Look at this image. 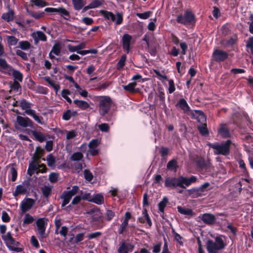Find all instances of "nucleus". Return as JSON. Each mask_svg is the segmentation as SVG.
Returning a JSON list of instances; mask_svg holds the SVG:
<instances>
[{
    "label": "nucleus",
    "mask_w": 253,
    "mask_h": 253,
    "mask_svg": "<svg viewBox=\"0 0 253 253\" xmlns=\"http://www.w3.org/2000/svg\"><path fill=\"white\" fill-rule=\"evenodd\" d=\"M197 178L195 176L190 177L182 175L178 177H167L165 180V186L171 189H177L179 194L184 193V189L195 183Z\"/></svg>",
    "instance_id": "1"
},
{
    "label": "nucleus",
    "mask_w": 253,
    "mask_h": 253,
    "mask_svg": "<svg viewBox=\"0 0 253 253\" xmlns=\"http://www.w3.org/2000/svg\"><path fill=\"white\" fill-rule=\"evenodd\" d=\"M96 101L98 102V112L101 116H104L110 111L113 101L109 96H97Z\"/></svg>",
    "instance_id": "2"
},
{
    "label": "nucleus",
    "mask_w": 253,
    "mask_h": 253,
    "mask_svg": "<svg viewBox=\"0 0 253 253\" xmlns=\"http://www.w3.org/2000/svg\"><path fill=\"white\" fill-rule=\"evenodd\" d=\"M225 246L223 239L218 236L215 238L214 241L209 239L206 243V249L208 253H219L220 251L224 249Z\"/></svg>",
    "instance_id": "3"
},
{
    "label": "nucleus",
    "mask_w": 253,
    "mask_h": 253,
    "mask_svg": "<svg viewBox=\"0 0 253 253\" xmlns=\"http://www.w3.org/2000/svg\"><path fill=\"white\" fill-rule=\"evenodd\" d=\"M2 239L4 241L7 248L12 251L20 253L23 251V248L20 242L16 241L12 237L10 232L1 236Z\"/></svg>",
    "instance_id": "4"
},
{
    "label": "nucleus",
    "mask_w": 253,
    "mask_h": 253,
    "mask_svg": "<svg viewBox=\"0 0 253 253\" xmlns=\"http://www.w3.org/2000/svg\"><path fill=\"white\" fill-rule=\"evenodd\" d=\"M231 144V140L228 139L220 144L218 143H209V146L214 150V153L215 154L227 156L230 154V149Z\"/></svg>",
    "instance_id": "5"
},
{
    "label": "nucleus",
    "mask_w": 253,
    "mask_h": 253,
    "mask_svg": "<svg viewBox=\"0 0 253 253\" xmlns=\"http://www.w3.org/2000/svg\"><path fill=\"white\" fill-rule=\"evenodd\" d=\"M176 22L183 25H194L196 22V18L195 14L190 10H186L184 14L177 15Z\"/></svg>",
    "instance_id": "6"
},
{
    "label": "nucleus",
    "mask_w": 253,
    "mask_h": 253,
    "mask_svg": "<svg viewBox=\"0 0 253 253\" xmlns=\"http://www.w3.org/2000/svg\"><path fill=\"white\" fill-rule=\"evenodd\" d=\"M16 122L17 124L23 127H30L33 129L38 128L40 130L42 129V127L38 126L28 117H23L20 116H17L16 117Z\"/></svg>",
    "instance_id": "7"
},
{
    "label": "nucleus",
    "mask_w": 253,
    "mask_h": 253,
    "mask_svg": "<svg viewBox=\"0 0 253 253\" xmlns=\"http://www.w3.org/2000/svg\"><path fill=\"white\" fill-rule=\"evenodd\" d=\"M30 185V182L28 180L23 181L21 184L17 185L15 190L13 192V196L16 198L20 195H24L27 193Z\"/></svg>",
    "instance_id": "8"
},
{
    "label": "nucleus",
    "mask_w": 253,
    "mask_h": 253,
    "mask_svg": "<svg viewBox=\"0 0 253 253\" xmlns=\"http://www.w3.org/2000/svg\"><path fill=\"white\" fill-rule=\"evenodd\" d=\"M44 11L49 13H58L62 17L66 20H68V18L70 17V12L63 7H47L44 9Z\"/></svg>",
    "instance_id": "9"
},
{
    "label": "nucleus",
    "mask_w": 253,
    "mask_h": 253,
    "mask_svg": "<svg viewBox=\"0 0 253 253\" xmlns=\"http://www.w3.org/2000/svg\"><path fill=\"white\" fill-rule=\"evenodd\" d=\"M229 56V54L222 50L216 49H215L212 54L213 59L216 62H221L226 60Z\"/></svg>",
    "instance_id": "10"
},
{
    "label": "nucleus",
    "mask_w": 253,
    "mask_h": 253,
    "mask_svg": "<svg viewBox=\"0 0 253 253\" xmlns=\"http://www.w3.org/2000/svg\"><path fill=\"white\" fill-rule=\"evenodd\" d=\"M45 220L46 219L45 218H39L36 222L38 233L42 239L46 237L45 230L47 222H45Z\"/></svg>",
    "instance_id": "11"
},
{
    "label": "nucleus",
    "mask_w": 253,
    "mask_h": 253,
    "mask_svg": "<svg viewBox=\"0 0 253 253\" xmlns=\"http://www.w3.org/2000/svg\"><path fill=\"white\" fill-rule=\"evenodd\" d=\"M199 218L206 224L209 225H213L216 222V217L214 215L210 213L201 214Z\"/></svg>",
    "instance_id": "12"
},
{
    "label": "nucleus",
    "mask_w": 253,
    "mask_h": 253,
    "mask_svg": "<svg viewBox=\"0 0 253 253\" xmlns=\"http://www.w3.org/2000/svg\"><path fill=\"white\" fill-rule=\"evenodd\" d=\"M34 204L35 201L34 199L30 198H25L20 204L22 213H26L31 210Z\"/></svg>",
    "instance_id": "13"
},
{
    "label": "nucleus",
    "mask_w": 253,
    "mask_h": 253,
    "mask_svg": "<svg viewBox=\"0 0 253 253\" xmlns=\"http://www.w3.org/2000/svg\"><path fill=\"white\" fill-rule=\"evenodd\" d=\"M192 119H195L197 121L201 124L206 123V116L204 112L200 110H194L191 113Z\"/></svg>",
    "instance_id": "14"
},
{
    "label": "nucleus",
    "mask_w": 253,
    "mask_h": 253,
    "mask_svg": "<svg viewBox=\"0 0 253 253\" xmlns=\"http://www.w3.org/2000/svg\"><path fill=\"white\" fill-rule=\"evenodd\" d=\"M132 36L128 34H125L122 37L123 48L128 53L130 50V42Z\"/></svg>",
    "instance_id": "15"
},
{
    "label": "nucleus",
    "mask_w": 253,
    "mask_h": 253,
    "mask_svg": "<svg viewBox=\"0 0 253 253\" xmlns=\"http://www.w3.org/2000/svg\"><path fill=\"white\" fill-rule=\"evenodd\" d=\"M218 132L222 138H227L231 137L229 128L226 124H221L220 125Z\"/></svg>",
    "instance_id": "16"
},
{
    "label": "nucleus",
    "mask_w": 253,
    "mask_h": 253,
    "mask_svg": "<svg viewBox=\"0 0 253 253\" xmlns=\"http://www.w3.org/2000/svg\"><path fill=\"white\" fill-rule=\"evenodd\" d=\"M29 131L28 133H31L35 137L36 140L39 142L42 143L44 142L46 139L45 135L40 131H37L34 130L27 129Z\"/></svg>",
    "instance_id": "17"
},
{
    "label": "nucleus",
    "mask_w": 253,
    "mask_h": 253,
    "mask_svg": "<svg viewBox=\"0 0 253 253\" xmlns=\"http://www.w3.org/2000/svg\"><path fill=\"white\" fill-rule=\"evenodd\" d=\"M25 113H26L27 115L31 116L33 117L34 120L38 124L40 125H43L44 123L42 121L43 120V118L41 116L38 115L36 111L34 110L33 109H29V110H26L25 111Z\"/></svg>",
    "instance_id": "18"
},
{
    "label": "nucleus",
    "mask_w": 253,
    "mask_h": 253,
    "mask_svg": "<svg viewBox=\"0 0 253 253\" xmlns=\"http://www.w3.org/2000/svg\"><path fill=\"white\" fill-rule=\"evenodd\" d=\"M137 85L136 82H133L129 83L126 85H123V89L129 93H134L139 92L140 90L139 88H135V87Z\"/></svg>",
    "instance_id": "19"
},
{
    "label": "nucleus",
    "mask_w": 253,
    "mask_h": 253,
    "mask_svg": "<svg viewBox=\"0 0 253 253\" xmlns=\"http://www.w3.org/2000/svg\"><path fill=\"white\" fill-rule=\"evenodd\" d=\"M176 107H179L184 112H187L190 110L189 106L184 98H181L178 101L176 104Z\"/></svg>",
    "instance_id": "20"
},
{
    "label": "nucleus",
    "mask_w": 253,
    "mask_h": 253,
    "mask_svg": "<svg viewBox=\"0 0 253 253\" xmlns=\"http://www.w3.org/2000/svg\"><path fill=\"white\" fill-rule=\"evenodd\" d=\"M168 203L169 199L167 197L165 196L158 204L159 211L163 215L165 213V209Z\"/></svg>",
    "instance_id": "21"
},
{
    "label": "nucleus",
    "mask_w": 253,
    "mask_h": 253,
    "mask_svg": "<svg viewBox=\"0 0 253 253\" xmlns=\"http://www.w3.org/2000/svg\"><path fill=\"white\" fill-rule=\"evenodd\" d=\"M45 153L44 150L41 146H37L33 157V159L39 161Z\"/></svg>",
    "instance_id": "22"
},
{
    "label": "nucleus",
    "mask_w": 253,
    "mask_h": 253,
    "mask_svg": "<svg viewBox=\"0 0 253 253\" xmlns=\"http://www.w3.org/2000/svg\"><path fill=\"white\" fill-rule=\"evenodd\" d=\"M73 102L77 107L83 110H85L89 107V104L84 100L75 99L74 100Z\"/></svg>",
    "instance_id": "23"
},
{
    "label": "nucleus",
    "mask_w": 253,
    "mask_h": 253,
    "mask_svg": "<svg viewBox=\"0 0 253 253\" xmlns=\"http://www.w3.org/2000/svg\"><path fill=\"white\" fill-rule=\"evenodd\" d=\"M110 20H111L113 22H115L117 25H121L122 24L123 21V14L121 13H117V20H116V16L111 12V15L110 16Z\"/></svg>",
    "instance_id": "24"
},
{
    "label": "nucleus",
    "mask_w": 253,
    "mask_h": 253,
    "mask_svg": "<svg viewBox=\"0 0 253 253\" xmlns=\"http://www.w3.org/2000/svg\"><path fill=\"white\" fill-rule=\"evenodd\" d=\"M110 20H111L113 22H115L117 25H121L122 24L123 21V14L121 13H117V20H116V16L111 12V15L110 16Z\"/></svg>",
    "instance_id": "25"
},
{
    "label": "nucleus",
    "mask_w": 253,
    "mask_h": 253,
    "mask_svg": "<svg viewBox=\"0 0 253 253\" xmlns=\"http://www.w3.org/2000/svg\"><path fill=\"white\" fill-rule=\"evenodd\" d=\"M11 70L12 71V74L14 78V81L22 82L23 79V74L19 70L12 68Z\"/></svg>",
    "instance_id": "26"
},
{
    "label": "nucleus",
    "mask_w": 253,
    "mask_h": 253,
    "mask_svg": "<svg viewBox=\"0 0 253 253\" xmlns=\"http://www.w3.org/2000/svg\"><path fill=\"white\" fill-rule=\"evenodd\" d=\"M67 47L70 52L76 51L78 53V51H80L81 49L85 47V44L84 42H81L80 44L76 46L69 44L67 46Z\"/></svg>",
    "instance_id": "27"
},
{
    "label": "nucleus",
    "mask_w": 253,
    "mask_h": 253,
    "mask_svg": "<svg viewBox=\"0 0 253 253\" xmlns=\"http://www.w3.org/2000/svg\"><path fill=\"white\" fill-rule=\"evenodd\" d=\"M27 12L30 16H31L36 19H39L40 18H42L45 15L44 11L35 12L30 11L28 8H27Z\"/></svg>",
    "instance_id": "28"
},
{
    "label": "nucleus",
    "mask_w": 253,
    "mask_h": 253,
    "mask_svg": "<svg viewBox=\"0 0 253 253\" xmlns=\"http://www.w3.org/2000/svg\"><path fill=\"white\" fill-rule=\"evenodd\" d=\"M74 8L76 10H80L84 6L85 2L83 0H72Z\"/></svg>",
    "instance_id": "29"
},
{
    "label": "nucleus",
    "mask_w": 253,
    "mask_h": 253,
    "mask_svg": "<svg viewBox=\"0 0 253 253\" xmlns=\"http://www.w3.org/2000/svg\"><path fill=\"white\" fill-rule=\"evenodd\" d=\"M1 18L8 22L12 21L14 19L13 11L9 10L7 12L3 13Z\"/></svg>",
    "instance_id": "30"
},
{
    "label": "nucleus",
    "mask_w": 253,
    "mask_h": 253,
    "mask_svg": "<svg viewBox=\"0 0 253 253\" xmlns=\"http://www.w3.org/2000/svg\"><path fill=\"white\" fill-rule=\"evenodd\" d=\"M197 129L202 136H205L209 134V131L207 128L206 123L203 124L201 126H198Z\"/></svg>",
    "instance_id": "31"
},
{
    "label": "nucleus",
    "mask_w": 253,
    "mask_h": 253,
    "mask_svg": "<svg viewBox=\"0 0 253 253\" xmlns=\"http://www.w3.org/2000/svg\"><path fill=\"white\" fill-rule=\"evenodd\" d=\"M129 250L128 245L125 240H122L121 245L117 250L118 253H126Z\"/></svg>",
    "instance_id": "32"
},
{
    "label": "nucleus",
    "mask_w": 253,
    "mask_h": 253,
    "mask_svg": "<svg viewBox=\"0 0 253 253\" xmlns=\"http://www.w3.org/2000/svg\"><path fill=\"white\" fill-rule=\"evenodd\" d=\"M42 195L45 198H48L51 194L52 187L49 186L44 185L41 188Z\"/></svg>",
    "instance_id": "33"
},
{
    "label": "nucleus",
    "mask_w": 253,
    "mask_h": 253,
    "mask_svg": "<svg viewBox=\"0 0 253 253\" xmlns=\"http://www.w3.org/2000/svg\"><path fill=\"white\" fill-rule=\"evenodd\" d=\"M60 198L63 200L61 204V207L63 208L70 202L72 197L64 191L61 195Z\"/></svg>",
    "instance_id": "34"
},
{
    "label": "nucleus",
    "mask_w": 253,
    "mask_h": 253,
    "mask_svg": "<svg viewBox=\"0 0 253 253\" xmlns=\"http://www.w3.org/2000/svg\"><path fill=\"white\" fill-rule=\"evenodd\" d=\"M210 186V183L209 182H206L201 185L200 187H198L200 192L201 193L202 196L206 195L207 192L210 190V188H209Z\"/></svg>",
    "instance_id": "35"
},
{
    "label": "nucleus",
    "mask_w": 253,
    "mask_h": 253,
    "mask_svg": "<svg viewBox=\"0 0 253 253\" xmlns=\"http://www.w3.org/2000/svg\"><path fill=\"white\" fill-rule=\"evenodd\" d=\"M91 202L97 205H101L104 203V197L101 194H96L94 197L91 199Z\"/></svg>",
    "instance_id": "36"
},
{
    "label": "nucleus",
    "mask_w": 253,
    "mask_h": 253,
    "mask_svg": "<svg viewBox=\"0 0 253 253\" xmlns=\"http://www.w3.org/2000/svg\"><path fill=\"white\" fill-rule=\"evenodd\" d=\"M167 167L168 169L170 171H176L178 167L176 160L172 159L169 161L167 164Z\"/></svg>",
    "instance_id": "37"
},
{
    "label": "nucleus",
    "mask_w": 253,
    "mask_h": 253,
    "mask_svg": "<svg viewBox=\"0 0 253 253\" xmlns=\"http://www.w3.org/2000/svg\"><path fill=\"white\" fill-rule=\"evenodd\" d=\"M31 47V43L27 41H22L18 42V48L22 50H27Z\"/></svg>",
    "instance_id": "38"
},
{
    "label": "nucleus",
    "mask_w": 253,
    "mask_h": 253,
    "mask_svg": "<svg viewBox=\"0 0 253 253\" xmlns=\"http://www.w3.org/2000/svg\"><path fill=\"white\" fill-rule=\"evenodd\" d=\"M196 164L198 167L199 168L206 169L209 168L210 164L208 162L205 161V160L203 158L198 159L196 161Z\"/></svg>",
    "instance_id": "39"
},
{
    "label": "nucleus",
    "mask_w": 253,
    "mask_h": 253,
    "mask_svg": "<svg viewBox=\"0 0 253 253\" xmlns=\"http://www.w3.org/2000/svg\"><path fill=\"white\" fill-rule=\"evenodd\" d=\"M47 164L51 168H54L56 163V160L55 157L52 154L47 155L46 157Z\"/></svg>",
    "instance_id": "40"
},
{
    "label": "nucleus",
    "mask_w": 253,
    "mask_h": 253,
    "mask_svg": "<svg viewBox=\"0 0 253 253\" xmlns=\"http://www.w3.org/2000/svg\"><path fill=\"white\" fill-rule=\"evenodd\" d=\"M61 50V45L60 43L56 42L53 46L51 49V52H53V54L58 56L60 54Z\"/></svg>",
    "instance_id": "41"
},
{
    "label": "nucleus",
    "mask_w": 253,
    "mask_h": 253,
    "mask_svg": "<svg viewBox=\"0 0 253 253\" xmlns=\"http://www.w3.org/2000/svg\"><path fill=\"white\" fill-rule=\"evenodd\" d=\"M31 103L27 101L25 99H23L20 101L19 106L22 110H26L31 109Z\"/></svg>",
    "instance_id": "42"
},
{
    "label": "nucleus",
    "mask_w": 253,
    "mask_h": 253,
    "mask_svg": "<svg viewBox=\"0 0 253 253\" xmlns=\"http://www.w3.org/2000/svg\"><path fill=\"white\" fill-rule=\"evenodd\" d=\"M35 219L29 213H26L24 216V218L23 221L22 225L24 226L26 224H29L32 223Z\"/></svg>",
    "instance_id": "43"
},
{
    "label": "nucleus",
    "mask_w": 253,
    "mask_h": 253,
    "mask_svg": "<svg viewBox=\"0 0 253 253\" xmlns=\"http://www.w3.org/2000/svg\"><path fill=\"white\" fill-rule=\"evenodd\" d=\"M126 59V54L122 55L121 59L117 64V68L118 70H120L124 67Z\"/></svg>",
    "instance_id": "44"
},
{
    "label": "nucleus",
    "mask_w": 253,
    "mask_h": 253,
    "mask_svg": "<svg viewBox=\"0 0 253 253\" xmlns=\"http://www.w3.org/2000/svg\"><path fill=\"white\" fill-rule=\"evenodd\" d=\"M8 68H10L11 70L12 67L7 63L5 59L0 58V71H2L1 69L6 70Z\"/></svg>",
    "instance_id": "45"
},
{
    "label": "nucleus",
    "mask_w": 253,
    "mask_h": 253,
    "mask_svg": "<svg viewBox=\"0 0 253 253\" xmlns=\"http://www.w3.org/2000/svg\"><path fill=\"white\" fill-rule=\"evenodd\" d=\"M178 211L181 214L184 215H191L192 213V211L189 209H186L181 206H178L177 207Z\"/></svg>",
    "instance_id": "46"
},
{
    "label": "nucleus",
    "mask_w": 253,
    "mask_h": 253,
    "mask_svg": "<svg viewBox=\"0 0 253 253\" xmlns=\"http://www.w3.org/2000/svg\"><path fill=\"white\" fill-rule=\"evenodd\" d=\"M40 161L38 160H36L35 159H33V161H32L29 165L28 167V171H30V169L32 170L36 171L38 169V167L39 166V163H40Z\"/></svg>",
    "instance_id": "47"
},
{
    "label": "nucleus",
    "mask_w": 253,
    "mask_h": 253,
    "mask_svg": "<svg viewBox=\"0 0 253 253\" xmlns=\"http://www.w3.org/2000/svg\"><path fill=\"white\" fill-rule=\"evenodd\" d=\"M38 39L35 37L34 38L35 41L38 42V40H39L45 42L47 40L46 36L44 34V33L42 31H37V32Z\"/></svg>",
    "instance_id": "48"
},
{
    "label": "nucleus",
    "mask_w": 253,
    "mask_h": 253,
    "mask_svg": "<svg viewBox=\"0 0 253 253\" xmlns=\"http://www.w3.org/2000/svg\"><path fill=\"white\" fill-rule=\"evenodd\" d=\"M7 41L9 45H15L18 42V39L12 36H7Z\"/></svg>",
    "instance_id": "49"
},
{
    "label": "nucleus",
    "mask_w": 253,
    "mask_h": 253,
    "mask_svg": "<svg viewBox=\"0 0 253 253\" xmlns=\"http://www.w3.org/2000/svg\"><path fill=\"white\" fill-rule=\"evenodd\" d=\"M83 158V154L81 152H75L71 157V160L73 161H78L81 160Z\"/></svg>",
    "instance_id": "50"
},
{
    "label": "nucleus",
    "mask_w": 253,
    "mask_h": 253,
    "mask_svg": "<svg viewBox=\"0 0 253 253\" xmlns=\"http://www.w3.org/2000/svg\"><path fill=\"white\" fill-rule=\"evenodd\" d=\"M30 1L39 7H43L47 5V2L43 0H30Z\"/></svg>",
    "instance_id": "51"
},
{
    "label": "nucleus",
    "mask_w": 253,
    "mask_h": 253,
    "mask_svg": "<svg viewBox=\"0 0 253 253\" xmlns=\"http://www.w3.org/2000/svg\"><path fill=\"white\" fill-rule=\"evenodd\" d=\"M10 87L12 90L17 92L21 88V86L18 82L14 81L12 84H10Z\"/></svg>",
    "instance_id": "52"
},
{
    "label": "nucleus",
    "mask_w": 253,
    "mask_h": 253,
    "mask_svg": "<svg viewBox=\"0 0 253 253\" xmlns=\"http://www.w3.org/2000/svg\"><path fill=\"white\" fill-rule=\"evenodd\" d=\"M152 14V12L150 11H146L143 13H136V15L142 19H146L148 18L151 14Z\"/></svg>",
    "instance_id": "53"
},
{
    "label": "nucleus",
    "mask_w": 253,
    "mask_h": 253,
    "mask_svg": "<svg viewBox=\"0 0 253 253\" xmlns=\"http://www.w3.org/2000/svg\"><path fill=\"white\" fill-rule=\"evenodd\" d=\"M79 190V187L77 185H74L71 190L64 191L72 197L78 192Z\"/></svg>",
    "instance_id": "54"
},
{
    "label": "nucleus",
    "mask_w": 253,
    "mask_h": 253,
    "mask_svg": "<svg viewBox=\"0 0 253 253\" xmlns=\"http://www.w3.org/2000/svg\"><path fill=\"white\" fill-rule=\"evenodd\" d=\"M58 176V173L55 172H51L49 175V180L51 183H55L57 181Z\"/></svg>",
    "instance_id": "55"
},
{
    "label": "nucleus",
    "mask_w": 253,
    "mask_h": 253,
    "mask_svg": "<svg viewBox=\"0 0 253 253\" xmlns=\"http://www.w3.org/2000/svg\"><path fill=\"white\" fill-rule=\"evenodd\" d=\"M102 4V1L100 0H92V1L89 3V5L92 9L98 7Z\"/></svg>",
    "instance_id": "56"
},
{
    "label": "nucleus",
    "mask_w": 253,
    "mask_h": 253,
    "mask_svg": "<svg viewBox=\"0 0 253 253\" xmlns=\"http://www.w3.org/2000/svg\"><path fill=\"white\" fill-rule=\"evenodd\" d=\"M105 215L106 216V220L110 221L113 219L115 215V212L113 211L112 210H107L105 213Z\"/></svg>",
    "instance_id": "57"
},
{
    "label": "nucleus",
    "mask_w": 253,
    "mask_h": 253,
    "mask_svg": "<svg viewBox=\"0 0 253 253\" xmlns=\"http://www.w3.org/2000/svg\"><path fill=\"white\" fill-rule=\"evenodd\" d=\"M84 178L88 181H90L93 179V175L92 173L88 169H85L84 172Z\"/></svg>",
    "instance_id": "58"
},
{
    "label": "nucleus",
    "mask_w": 253,
    "mask_h": 253,
    "mask_svg": "<svg viewBox=\"0 0 253 253\" xmlns=\"http://www.w3.org/2000/svg\"><path fill=\"white\" fill-rule=\"evenodd\" d=\"M65 67L67 69V73L71 75H72L74 74L75 70L78 68V66H73L71 65H66Z\"/></svg>",
    "instance_id": "59"
},
{
    "label": "nucleus",
    "mask_w": 253,
    "mask_h": 253,
    "mask_svg": "<svg viewBox=\"0 0 253 253\" xmlns=\"http://www.w3.org/2000/svg\"><path fill=\"white\" fill-rule=\"evenodd\" d=\"M167 81L169 82V89H168L169 93L171 94V93H173L175 90L174 83L173 81L171 79V80L168 79V80H167Z\"/></svg>",
    "instance_id": "60"
},
{
    "label": "nucleus",
    "mask_w": 253,
    "mask_h": 253,
    "mask_svg": "<svg viewBox=\"0 0 253 253\" xmlns=\"http://www.w3.org/2000/svg\"><path fill=\"white\" fill-rule=\"evenodd\" d=\"M10 173L11 175V180L12 182L15 181L17 177V169L15 168H11L10 169Z\"/></svg>",
    "instance_id": "61"
},
{
    "label": "nucleus",
    "mask_w": 253,
    "mask_h": 253,
    "mask_svg": "<svg viewBox=\"0 0 253 253\" xmlns=\"http://www.w3.org/2000/svg\"><path fill=\"white\" fill-rule=\"evenodd\" d=\"M98 128L102 132H108L109 130V126L108 124L103 123L99 125Z\"/></svg>",
    "instance_id": "62"
},
{
    "label": "nucleus",
    "mask_w": 253,
    "mask_h": 253,
    "mask_svg": "<svg viewBox=\"0 0 253 253\" xmlns=\"http://www.w3.org/2000/svg\"><path fill=\"white\" fill-rule=\"evenodd\" d=\"M16 54L17 55L20 57L24 60H27L28 57L27 54L21 50H17L16 51Z\"/></svg>",
    "instance_id": "63"
},
{
    "label": "nucleus",
    "mask_w": 253,
    "mask_h": 253,
    "mask_svg": "<svg viewBox=\"0 0 253 253\" xmlns=\"http://www.w3.org/2000/svg\"><path fill=\"white\" fill-rule=\"evenodd\" d=\"M127 225H128V223L127 222H126V221H123V222L122 223L121 226H120V227L119 229V233L120 234H123V233L126 231V229L127 227Z\"/></svg>",
    "instance_id": "64"
}]
</instances>
